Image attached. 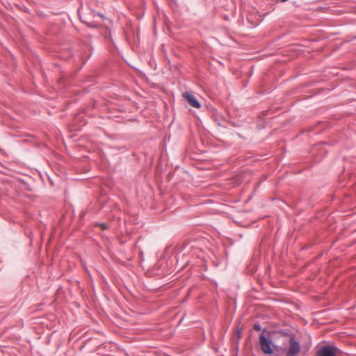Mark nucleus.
<instances>
[{"mask_svg":"<svg viewBox=\"0 0 356 356\" xmlns=\"http://www.w3.org/2000/svg\"><path fill=\"white\" fill-rule=\"evenodd\" d=\"M254 329L255 330H257V331H259V330H261V327H260V325H258V324H255V325H254Z\"/></svg>","mask_w":356,"mask_h":356,"instance_id":"6","label":"nucleus"},{"mask_svg":"<svg viewBox=\"0 0 356 356\" xmlns=\"http://www.w3.org/2000/svg\"><path fill=\"white\" fill-rule=\"evenodd\" d=\"M336 348L332 346H322L317 352L318 356H336Z\"/></svg>","mask_w":356,"mask_h":356,"instance_id":"4","label":"nucleus"},{"mask_svg":"<svg viewBox=\"0 0 356 356\" xmlns=\"http://www.w3.org/2000/svg\"><path fill=\"white\" fill-rule=\"evenodd\" d=\"M259 343L261 348L265 354H272L273 353L271 341L266 339L264 335L260 336Z\"/></svg>","mask_w":356,"mask_h":356,"instance_id":"2","label":"nucleus"},{"mask_svg":"<svg viewBox=\"0 0 356 356\" xmlns=\"http://www.w3.org/2000/svg\"><path fill=\"white\" fill-rule=\"evenodd\" d=\"M99 225L101 227V229L103 230L107 229V227H108L107 225L105 223H101Z\"/></svg>","mask_w":356,"mask_h":356,"instance_id":"5","label":"nucleus"},{"mask_svg":"<svg viewBox=\"0 0 356 356\" xmlns=\"http://www.w3.org/2000/svg\"><path fill=\"white\" fill-rule=\"evenodd\" d=\"M277 351L279 356H296L300 351V345L294 337L291 336Z\"/></svg>","mask_w":356,"mask_h":356,"instance_id":"1","label":"nucleus"},{"mask_svg":"<svg viewBox=\"0 0 356 356\" xmlns=\"http://www.w3.org/2000/svg\"><path fill=\"white\" fill-rule=\"evenodd\" d=\"M184 98L188 102V103L195 108H200L201 107L200 103L197 100L195 97L189 92L183 93Z\"/></svg>","mask_w":356,"mask_h":356,"instance_id":"3","label":"nucleus"}]
</instances>
